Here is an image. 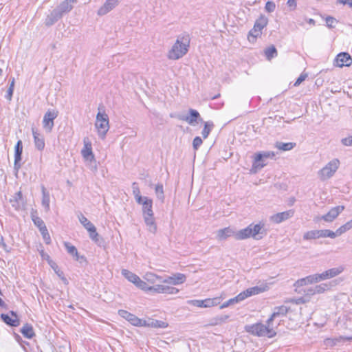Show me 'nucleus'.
Wrapping results in <instances>:
<instances>
[{
    "label": "nucleus",
    "mask_w": 352,
    "mask_h": 352,
    "mask_svg": "<svg viewBox=\"0 0 352 352\" xmlns=\"http://www.w3.org/2000/svg\"><path fill=\"white\" fill-rule=\"evenodd\" d=\"M42 190V206L44 207L46 212H48L50 209V193L46 190L44 186H41Z\"/></svg>",
    "instance_id": "c756f323"
},
{
    "label": "nucleus",
    "mask_w": 352,
    "mask_h": 352,
    "mask_svg": "<svg viewBox=\"0 0 352 352\" xmlns=\"http://www.w3.org/2000/svg\"><path fill=\"white\" fill-rule=\"evenodd\" d=\"M325 23L327 27L333 28L338 24V21L333 16H328L325 18Z\"/></svg>",
    "instance_id": "3c124183"
},
{
    "label": "nucleus",
    "mask_w": 352,
    "mask_h": 352,
    "mask_svg": "<svg viewBox=\"0 0 352 352\" xmlns=\"http://www.w3.org/2000/svg\"><path fill=\"white\" fill-rule=\"evenodd\" d=\"M243 300V296H241V293H239L236 296L229 299L228 300L226 301L222 305H221L220 309H223L226 308L230 305L239 303Z\"/></svg>",
    "instance_id": "f704fd0d"
},
{
    "label": "nucleus",
    "mask_w": 352,
    "mask_h": 352,
    "mask_svg": "<svg viewBox=\"0 0 352 352\" xmlns=\"http://www.w3.org/2000/svg\"><path fill=\"white\" fill-rule=\"evenodd\" d=\"M294 214V211L293 210H289L285 212H278L273 216H272L271 219L276 223H280L283 221H285L289 218H291Z\"/></svg>",
    "instance_id": "412c9836"
},
{
    "label": "nucleus",
    "mask_w": 352,
    "mask_h": 352,
    "mask_svg": "<svg viewBox=\"0 0 352 352\" xmlns=\"http://www.w3.org/2000/svg\"><path fill=\"white\" fill-rule=\"evenodd\" d=\"M229 318V316L228 315H224V316H221L219 317H217L216 318H214L215 320V322H213V324H221L223 322H225Z\"/></svg>",
    "instance_id": "13d9d810"
},
{
    "label": "nucleus",
    "mask_w": 352,
    "mask_h": 352,
    "mask_svg": "<svg viewBox=\"0 0 352 352\" xmlns=\"http://www.w3.org/2000/svg\"><path fill=\"white\" fill-rule=\"evenodd\" d=\"M32 220L34 222V225L38 227L40 231H41L43 228H45V224L44 221L38 217L37 215H36L34 213L31 214Z\"/></svg>",
    "instance_id": "58836bf2"
},
{
    "label": "nucleus",
    "mask_w": 352,
    "mask_h": 352,
    "mask_svg": "<svg viewBox=\"0 0 352 352\" xmlns=\"http://www.w3.org/2000/svg\"><path fill=\"white\" fill-rule=\"evenodd\" d=\"M10 314L12 316H10L8 314H2L1 318L6 324L11 327H18L20 322L16 314L11 311Z\"/></svg>",
    "instance_id": "6ab92c4d"
},
{
    "label": "nucleus",
    "mask_w": 352,
    "mask_h": 352,
    "mask_svg": "<svg viewBox=\"0 0 352 352\" xmlns=\"http://www.w3.org/2000/svg\"><path fill=\"white\" fill-rule=\"evenodd\" d=\"M344 210L343 206H338L332 208L326 214L322 215L320 219L326 222H332Z\"/></svg>",
    "instance_id": "2eb2a0df"
},
{
    "label": "nucleus",
    "mask_w": 352,
    "mask_h": 352,
    "mask_svg": "<svg viewBox=\"0 0 352 352\" xmlns=\"http://www.w3.org/2000/svg\"><path fill=\"white\" fill-rule=\"evenodd\" d=\"M58 112L56 110H48L44 115L43 126L47 131L51 132L54 127V120L57 118Z\"/></svg>",
    "instance_id": "0eeeda50"
},
{
    "label": "nucleus",
    "mask_w": 352,
    "mask_h": 352,
    "mask_svg": "<svg viewBox=\"0 0 352 352\" xmlns=\"http://www.w3.org/2000/svg\"><path fill=\"white\" fill-rule=\"evenodd\" d=\"M265 290L266 287L255 286L248 288L246 290L241 292V294L243 296V299L245 300V298L259 294Z\"/></svg>",
    "instance_id": "4be33fe9"
},
{
    "label": "nucleus",
    "mask_w": 352,
    "mask_h": 352,
    "mask_svg": "<svg viewBox=\"0 0 352 352\" xmlns=\"http://www.w3.org/2000/svg\"><path fill=\"white\" fill-rule=\"evenodd\" d=\"M12 206L16 210H19L25 206V200L22 192L19 190L16 192L10 199Z\"/></svg>",
    "instance_id": "f3484780"
},
{
    "label": "nucleus",
    "mask_w": 352,
    "mask_h": 352,
    "mask_svg": "<svg viewBox=\"0 0 352 352\" xmlns=\"http://www.w3.org/2000/svg\"><path fill=\"white\" fill-rule=\"evenodd\" d=\"M319 238H320L319 230L307 231L303 235L304 240L316 239Z\"/></svg>",
    "instance_id": "79ce46f5"
},
{
    "label": "nucleus",
    "mask_w": 352,
    "mask_h": 352,
    "mask_svg": "<svg viewBox=\"0 0 352 352\" xmlns=\"http://www.w3.org/2000/svg\"><path fill=\"white\" fill-rule=\"evenodd\" d=\"M144 223L147 227V230L152 234H155L157 232V224L155 222V219L153 214L146 215L143 217Z\"/></svg>",
    "instance_id": "b1692460"
},
{
    "label": "nucleus",
    "mask_w": 352,
    "mask_h": 352,
    "mask_svg": "<svg viewBox=\"0 0 352 352\" xmlns=\"http://www.w3.org/2000/svg\"><path fill=\"white\" fill-rule=\"evenodd\" d=\"M237 234L238 231H235L234 229L230 227H227L220 229L217 232V239L219 241H224L229 237L233 236L236 239Z\"/></svg>",
    "instance_id": "dca6fc26"
},
{
    "label": "nucleus",
    "mask_w": 352,
    "mask_h": 352,
    "mask_svg": "<svg viewBox=\"0 0 352 352\" xmlns=\"http://www.w3.org/2000/svg\"><path fill=\"white\" fill-rule=\"evenodd\" d=\"M261 34L262 32L253 27L249 33L248 41L251 43H254L257 38L261 37Z\"/></svg>",
    "instance_id": "a19ab883"
},
{
    "label": "nucleus",
    "mask_w": 352,
    "mask_h": 352,
    "mask_svg": "<svg viewBox=\"0 0 352 352\" xmlns=\"http://www.w3.org/2000/svg\"><path fill=\"white\" fill-rule=\"evenodd\" d=\"M327 285L326 284H320L314 286L316 294L323 293L327 289Z\"/></svg>",
    "instance_id": "680f3d73"
},
{
    "label": "nucleus",
    "mask_w": 352,
    "mask_h": 352,
    "mask_svg": "<svg viewBox=\"0 0 352 352\" xmlns=\"http://www.w3.org/2000/svg\"><path fill=\"white\" fill-rule=\"evenodd\" d=\"M288 311L289 308L285 305L274 307L272 314L268 319V322H272L275 318L285 316Z\"/></svg>",
    "instance_id": "a878e982"
},
{
    "label": "nucleus",
    "mask_w": 352,
    "mask_h": 352,
    "mask_svg": "<svg viewBox=\"0 0 352 352\" xmlns=\"http://www.w3.org/2000/svg\"><path fill=\"white\" fill-rule=\"evenodd\" d=\"M352 228V219L347 221L346 223L340 226L338 229H337L338 233L339 236L342 235L346 231L351 230Z\"/></svg>",
    "instance_id": "de8ad7c7"
},
{
    "label": "nucleus",
    "mask_w": 352,
    "mask_h": 352,
    "mask_svg": "<svg viewBox=\"0 0 352 352\" xmlns=\"http://www.w3.org/2000/svg\"><path fill=\"white\" fill-rule=\"evenodd\" d=\"M340 162L338 159L334 158L328 162L325 166L321 168L318 175L320 180L325 181L332 177L340 166Z\"/></svg>",
    "instance_id": "7ed1b4c3"
},
{
    "label": "nucleus",
    "mask_w": 352,
    "mask_h": 352,
    "mask_svg": "<svg viewBox=\"0 0 352 352\" xmlns=\"http://www.w3.org/2000/svg\"><path fill=\"white\" fill-rule=\"evenodd\" d=\"M187 303L188 305H191L197 307H204L206 308L205 305V299L204 300H188Z\"/></svg>",
    "instance_id": "603ef678"
},
{
    "label": "nucleus",
    "mask_w": 352,
    "mask_h": 352,
    "mask_svg": "<svg viewBox=\"0 0 352 352\" xmlns=\"http://www.w3.org/2000/svg\"><path fill=\"white\" fill-rule=\"evenodd\" d=\"M342 143L344 146H352V136L342 139Z\"/></svg>",
    "instance_id": "69168bd1"
},
{
    "label": "nucleus",
    "mask_w": 352,
    "mask_h": 352,
    "mask_svg": "<svg viewBox=\"0 0 352 352\" xmlns=\"http://www.w3.org/2000/svg\"><path fill=\"white\" fill-rule=\"evenodd\" d=\"M247 332L257 336H263L267 338H273L276 336V333L274 330V326L272 322L267 320V324L258 322L251 325H247L245 327Z\"/></svg>",
    "instance_id": "f03ea898"
},
{
    "label": "nucleus",
    "mask_w": 352,
    "mask_h": 352,
    "mask_svg": "<svg viewBox=\"0 0 352 352\" xmlns=\"http://www.w3.org/2000/svg\"><path fill=\"white\" fill-rule=\"evenodd\" d=\"M276 8V5L272 1H267L265 4V9L267 12H274Z\"/></svg>",
    "instance_id": "bf43d9fd"
},
{
    "label": "nucleus",
    "mask_w": 352,
    "mask_h": 352,
    "mask_svg": "<svg viewBox=\"0 0 352 352\" xmlns=\"http://www.w3.org/2000/svg\"><path fill=\"white\" fill-rule=\"evenodd\" d=\"M264 56L266 59L270 60L272 58L277 56V50L274 47V45H271L270 47H267L263 51Z\"/></svg>",
    "instance_id": "e433bc0d"
},
{
    "label": "nucleus",
    "mask_w": 352,
    "mask_h": 352,
    "mask_svg": "<svg viewBox=\"0 0 352 352\" xmlns=\"http://www.w3.org/2000/svg\"><path fill=\"white\" fill-rule=\"evenodd\" d=\"M40 232H41V234L43 239L45 241V243L50 244L51 243V238H50V234L48 232L47 228H43V230Z\"/></svg>",
    "instance_id": "5fc2aeb1"
},
{
    "label": "nucleus",
    "mask_w": 352,
    "mask_h": 352,
    "mask_svg": "<svg viewBox=\"0 0 352 352\" xmlns=\"http://www.w3.org/2000/svg\"><path fill=\"white\" fill-rule=\"evenodd\" d=\"M78 219L80 223L85 227V228L88 230H90L91 228L94 226V225L90 222L86 217H85L82 214H80L78 215Z\"/></svg>",
    "instance_id": "37998d69"
},
{
    "label": "nucleus",
    "mask_w": 352,
    "mask_h": 352,
    "mask_svg": "<svg viewBox=\"0 0 352 352\" xmlns=\"http://www.w3.org/2000/svg\"><path fill=\"white\" fill-rule=\"evenodd\" d=\"M186 280V276L185 274L175 273L172 274V276H166V278L162 280V283L177 285L184 283Z\"/></svg>",
    "instance_id": "ddd939ff"
},
{
    "label": "nucleus",
    "mask_w": 352,
    "mask_h": 352,
    "mask_svg": "<svg viewBox=\"0 0 352 352\" xmlns=\"http://www.w3.org/2000/svg\"><path fill=\"white\" fill-rule=\"evenodd\" d=\"M144 279L151 284H155L157 280L162 282V278L153 272H146L143 276Z\"/></svg>",
    "instance_id": "c9c22d12"
},
{
    "label": "nucleus",
    "mask_w": 352,
    "mask_h": 352,
    "mask_svg": "<svg viewBox=\"0 0 352 352\" xmlns=\"http://www.w3.org/2000/svg\"><path fill=\"white\" fill-rule=\"evenodd\" d=\"M352 340V336H340L333 338H327L323 340V346L326 349L333 348V346H340L348 341Z\"/></svg>",
    "instance_id": "423d86ee"
},
{
    "label": "nucleus",
    "mask_w": 352,
    "mask_h": 352,
    "mask_svg": "<svg viewBox=\"0 0 352 352\" xmlns=\"http://www.w3.org/2000/svg\"><path fill=\"white\" fill-rule=\"evenodd\" d=\"M308 76L307 73L302 72L299 77L297 78L296 82H294V86L297 87L300 85L302 82H303Z\"/></svg>",
    "instance_id": "4d7b16f0"
},
{
    "label": "nucleus",
    "mask_w": 352,
    "mask_h": 352,
    "mask_svg": "<svg viewBox=\"0 0 352 352\" xmlns=\"http://www.w3.org/2000/svg\"><path fill=\"white\" fill-rule=\"evenodd\" d=\"M97 129L99 137L101 139H104L109 129V117L104 112H98L96 116V120L95 124Z\"/></svg>",
    "instance_id": "20e7f679"
},
{
    "label": "nucleus",
    "mask_w": 352,
    "mask_h": 352,
    "mask_svg": "<svg viewBox=\"0 0 352 352\" xmlns=\"http://www.w3.org/2000/svg\"><path fill=\"white\" fill-rule=\"evenodd\" d=\"M14 78H12L10 80V86L8 89L7 93L5 96L6 98L8 100H11L13 92H14Z\"/></svg>",
    "instance_id": "8fccbe9b"
},
{
    "label": "nucleus",
    "mask_w": 352,
    "mask_h": 352,
    "mask_svg": "<svg viewBox=\"0 0 352 352\" xmlns=\"http://www.w3.org/2000/svg\"><path fill=\"white\" fill-rule=\"evenodd\" d=\"M132 190L136 202L140 203L143 200L144 197L140 195V190L137 182L132 184Z\"/></svg>",
    "instance_id": "4c0bfd02"
},
{
    "label": "nucleus",
    "mask_w": 352,
    "mask_h": 352,
    "mask_svg": "<svg viewBox=\"0 0 352 352\" xmlns=\"http://www.w3.org/2000/svg\"><path fill=\"white\" fill-rule=\"evenodd\" d=\"M77 0H65L61 3V11L67 12L72 9V4L76 2Z\"/></svg>",
    "instance_id": "c03bdc74"
},
{
    "label": "nucleus",
    "mask_w": 352,
    "mask_h": 352,
    "mask_svg": "<svg viewBox=\"0 0 352 352\" xmlns=\"http://www.w3.org/2000/svg\"><path fill=\"white\" fill-rule=\"evenodd\" d=\"M202 140L200 137H195L192 142V146L195 150L198 149V148L202 144Z\"/></svg>",
    "instance_id": "052dcab7"
},
{
    "label": "nucleus",
    "mask_w": 352,
    "mask_h": 352,
    "mask_svg": "<svg viewBox=\"0 0 352 352\" xmlns=\"http://www.w3.org/2000/svg\"><path fill=\"white\" fill-rule=\"evenodd\" d=\"M296 144L295 142L285 143L281 142H277L275 144V147L280 151H288L293 149L296 146Z\"/></svg>",
    "instance_id": "72a5a7b5"
},
{
    "label": "nucleus",
    "mask_w": 352,
    "mask_h": 352,
    "mask_svg": "<svg viewBox=\"0 0 352 352\" xmlns=\"http://www.w3.org/2000/svg\"><path fill=\"white\" fill-rule=\"evenodd\" d=\"M21 333L28 339H31L35 336L32 326L28 323L23 326L21 329Z\"/></svg>",
    "instance_id": "473e14b6"
},
{
    "label": "nucleus",
    "mask_w": 352,
    "mask_h": 352,
    "mask_svg": "<svg viewBox=\"0 0 352 352\" xmlns=\"http://www.w3.org/2000/svg\"><path fill=\"white\" fill-rule=\"evenodd\" d=\"M155 193L157 194V196L158 199L163 200L164 198V188L163 185L158 184L155 186Z\"/></svg>",
    "instance_id": "864d4df0"
},
{
    "label": "nucleus",
    "mask_w": 352,
    "mask_h": 352,
    "mask_svg": "<svg viewBox=\"0 0 352 352\" xmlns=\"http://www.w3.org/2000/svg\"><path fill=\"white\" fill-rule=\"evenodd\" d=\"M189 116L180 118L179 119L187 122L189 124H193L197 122V120L199 118L200 115L197 111L192 109L189 110Z\"/></svg>",
    "instance_id": "c85d7f7f"
},
{
    "label": "nucleus",
    "mask_w": 352,
    "mask_h": 352,
    "mask_svg": "<svg viewBox=\"0 0 352 352\" xmlns=\"http://www.w3.org/2000/svg\"><path fill=\"white\" fill-rule=\"evenodd\" d=\"M305 292L307 294V295H309V296H312V295H314L316 294V291H315V289H314V287H311L309 288H308L307 289L305 290Z\"/></svg>",
    "instance_id": "774afa93"
},
{
    "label": "nucleus",
    "mask_w": 352,
    "mask_h": 352,
    "mask_svg": "<svg viewBox=\"0 0 352 352\" xmlns=\"http://www.w3.org/2000/svg\"><path fill=\"white\" fill-rule=\"evenodd\" d=\"M14 338L16 340V341L23 347V348H25V344H27V342L25 341H23L21 338V337L18 335V334H15L14 335Z\"/></svg>",
    "instance_id": "0e129e2a"
},
{
    "label": "nucleus",
    "mask_w": 352,
    "mask_h": 352,
    "mask_svg": "<svg viewBox=\"0 0 352 352\" xmlns=\"http://www.w3.org/2000/svg\"><path fill=\"white\" fill-rule=\"evenodd\" d=\"M84 147L81 151V154L83 158L87 161H94L95 157L92 151V145L91 142L89 140L88 138H85L83 140Z\"/></svg>",
    "instance_id": "4468645a"
},
{
    "label": "nucleus",
    "mask_w": 352,
    "mask_h": 352,
    "mask_svg": "<svg viewBox=\"0 0 352 352\" xmlns=\"http://www.w3.org/2000/svg\"><path fill=\"white\" fill-rule=\"evenodd\" d=\"M267 23H268L267 17L263 14H261L256 20L253 27L255 28L256 29L260 30L261 32H262L263 28H265L267 25Z\"/></svg>",
    "instance_id": "7c9ffc66"
},
{
    "label": "nucleus",
    "mask_w": 352,
    "mask_h": 352,
    "mask_svg": "<svg viewBox=\"0 0 352 352\" xmlns=\"http://www.w3.org/2000/svg\"><path fill=\"white\" fill-rule=\"evenodd\" d=\"M266 234L265 223L263 221H260L256 224L251 223L248 227L238 230L236 240H245L250 237L259 240Z\"/></svg>",
    "instance_id": "f257e3e1"
},
{
    "label": "nucleus",
    "mask_w": 352,
    "mask_h": 352,
    "mask_svg": "<svg viewBox=\"0 0 352 352\" xmlns=\"http://www.w3.org/2000/svg\"><path fill=\"white\" fill-rule=\"evenodd\" d=\"M274 157V151H263L256 153L254 156L252 171L256 173L257 170H260L267 165V162L261 163V160L273 159Z\"/></svg>",
    "instance_id": "39448f33"
},
{
    "label": "nucleus",
    "mask_w": 352,
    "mask_h": 352,
    "mask_svg": "<svg viewBox=\"0 0 352 352\" xmlns=\"http://www.w3.org/2000/svg\"><path fill=\"white\" fill-rule=\"evenodd\" d=\"M320 231V238H325V237H329L331 239H334L337 236H339V234L338 233V231L333 232L330 230H319Z\"/></svg>",
    "instance_id": "ea45409f"
},
{
    "label": "nucleus",
    "mask_w": 352,
    "mask_h": 352,
    "mask_svg": "<svg viewBox=\"0 0 352 352\" xmlns=\"http://www.w3.org/2000/svg\"><path fill=\"white\" fill-rule=\"evenodd\" d=\"M64 245L67 251V252L73 256L76 261H80V259H85V257L83 256H79L78 250L76 248L72 245L69 242H65Z\"/></svg>",
    "instance_id": "cd10ccee"
},
{
    "label": "nucleus",
    "mask_w": 352,
    "mask_h": 352,
    "mask_svg": "<svg viewBox=\"0 0 352 352\" xmlns=\"http://www.w3.org/2000/svg\"><path fill=\"white\" fill-rule=\"evenodd\" d=\"M32 131L36 148L39 151L43 150L45 145L43 136L34 128L32 129Z\"/></svg>",
    "instance_id": "5701e85b"
},
{
    "label": "nucleus",
    "mask_w": 352,
    "mask_h": 352,
    "mask_svg": "<svg viewBox=\"0 0 352 352\" xmlns=\"http://www.w3.org/2000/svg\"><path fill=\"white\" fill-rule=\"evenodd\" d=\"M352 64V58L347 52L339 53L334 59V65L343 67H349Z\"/></svg>",
    "instance_id": "9b49d317"
},
{
    "label": "nucleus",
    "mask_w": 352,
    "mask_h": 352,
    "mask_svg": "<svg viewBox=\"0 0 352 352\" xmlns=\"http://www.w3.org/2000/svg\"><path fill=\"white\" fill-rule=\"evenodd\" d=\"M23 152V144L21 140H19L14 147V168L19 170L21 168L20 162Z\"/></svg>",
    "instance_id": "aec40b11"
},
{
    "label": "nucleus",
    "mask_w": 352,
    "mask_h": 352,
    "mask_svg": "<svg viewBox=\"0 0 352 352\" xmlns=\"http://www.w3.org/2000/svg\"><path fill=\"white\" fill-rule=\"evenodd\" d=\"M314 283H318L317 282V276H316V274H312V275L307 276L305 278H302L298 280L294 283V286L300 287V286L305 285L307 284H312Z\"/></svg>",
    "instance_id": "bb28decb"
},
{
    "label": "nucleus",
    "mask_w": 352,
    "mask_h": 352,
    "mask_svg": "<svg viewBox=\"0 0 352 352\" xmlns=\"http://www.w3.org/2000/svg\"><path fill=\"white\" fill-rule=\"evenodd\" d=\"M138 288L145 291V292H151V287L148 286V284L142 280L140 278H139V280H138L135 285Z\"/></svg>",
    "instance_id": "49530a36"
},
{
    "label": "nucleus",
    "mask_w": 352,
    "mask_h": 352,
    "mask_svg": "<svg viewBox=\"0 0 352 352\" xmlns=\"http://www.w3.org/2000/svg\"><path fill=\"white\" fill-rule=\"evenodd\" d=\"M56 268H58L57 266L56 268H54L55 272L62 279V280L64 282V283L67 284L68 283L67 279L63 275V273L62 272H60L59 270H56Z\"/></svg>",
    "instance_id": "338daca9"
},
{
    "label": "nucleus",
    "mask_w": 352,
    "mask_h": 352,
    "mask_svg": "<svg viewBox=\"0 0 352 352\" xmlns=\"http://www.w3.org/2000/svg\"><path fill=\"white\" fill-rule=\"evenodd\" d=\"M344 270V267L342 265L329 269L321 274H315L317 276V282L333 278L340 274H341Z\"/></svg>",
    "instance_id": "1a4fd4ad"
},
{
    "label": "nucleus",
    "mask_w": 352,
    "mask_h": 352,
    "mask_svg": "<svg viewBox=\"0 0 352 352\" xmlns=\"http://www.w3.org/2000/svg\"><path fill=\"white\" fill-rule=\"evenodd\" d=\"M118 314L120 317L129 322L132 325L135 327H142L144 320L139 318L135 315L124 309L119 310Z\"/></svg>",
    "instance_id": "9d476101"
},
{
    "label": "nucleus",
    "mask_w": 352,
    "mask_h": 352,
    "mask_svg": "<svg viewBox=\"0 0 352 352\" xmlns=\"http://www.w3.org/2000/svg\"><path fill=\"white\" fill-rule=\"evenodd\" d=\"M205 302L206 308L214 307L220 304V298H206L205 299Z\"/></svg>",
    "instance_id": "09e8293b"
},
{
    "label": "nucleus",
    "mask_w": 352,
    "mask_h": 352,
    "mask_svg": "<svg viewBox=\"0 0 352 352\" xmlns=\"http://www.w3.org/2000/svg\"><path fill=\"white\" fill-rule=\"evenodd\" d=\"M179 290L176 287L165 285H155L151 287V292L155 294H177Z\"/></svg>",
    "instance_id": "f8f14e48"
},
{
    "label": "nucleus",
    "mask_w": 352,
    "mask_h": 352,
    "mask_svg": "<svg viewBox=\"0 0 352 352\" xmlns=\"http://www.w3.org/2000/svg\"><path fill=\"white\" fill-rule=\"evenodd\" d=\"M121 274L126 279L134 285H135L136 282L139 280L140 277L128 270H122Z\"/></svg>",
    "instance_id": "2f4dec72"
},
{
    "label": "nucleus",
    "mask_w": 352,
    "mask_h": 352,
    "mask_svg": "<svg viewBox=\"0 0 352 352\" xmlns=\"http://www.w3.org/2000/svg\"><path fill=\"white\" fill-rule=\"evenodd\" d=\"M168 326V323L162 321L155 319H148V320H144L142 327H148L153 328H160L164 329Z\"/></svg>",
    "instance_id": "393cba45"
},
{
    "label": "nucleus",
    "mask_w": 352,
    "mask_h": 352,
    "mask_svg": "<svg viewBox=\"0 0 352 352\" xmlns=\"http://www.w3.org/2000/svg\"><path fill=\"white\" fill-rule=\"evenodd\" d=\"M89 233V237L94 241H98V232H96V228L95 226H93L92 228H91L90 230H87Z\"/></svg>",
    "instance_id": "6e6d98bb"
},
{
    "label": "nucleus",
    "mask_w": 352,
    "mask_h": 352,
    "mask_svg": "<svg viewBox=\"0 0 352 352\" xmlns=\"http://www.w3.org/2000/svg\"><path fill=\"white\" fill-rule=\"evenodd\" d=\"M287 301L289 302L296 304V305L304 304L306 302V300H305V298L303 297H300L298 298H291V299L288 300Z\"/></svg>",
    "instance_id": "e2e57ef3"
},
{
    "label": "nucleus",
    "mask_w": 352,
    "mask_h": 352,
    "mask_svg": "<svg viewBox=\"0 0 352 352\" xmlns=\"http://www.w3.org/2000/svg\"><path fill=\"white\" fill-rule=\"evenodd\" d=\"M138 204L142 206V210L143 217L154 214L153 211V201L151 199L144 197L143 200Z\"/></svg>",
    "instance_id": "a211bd4d"
},
{
    "label": "nucleus",
    "mask_w": 352,
    "mask_h": 352,
    "mask_svg": "<svg viewBox=\"0 0 352 352\" xmlns=\"http://www.w3.org/2000/svg\"><path fill=\"white\" fill-rule=\"evenodd\" d=\"M213 126L214 124L212 122H206L205 123L204 127L201 132L202 136L204 139L208 138Z\"/></svg>",
    "instance_id": "a18cd8bd"
},
{
    "label": "nucleus",
    "mask_w": 352,
    "mask_h": 352,
    "mask_svg": "<svg viewBox=\"0 0 352 352\" xmlns=\"http://www.w3.org/2000/svg\"><path fill=\"white\" fill-rule=\"evenodd\" d=\"M189 45H172L168 51V58L170 60H177L184 56L188 51Z\"/></svg>",
    "instance_id": "6e6552de"
}]
</instances>
